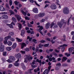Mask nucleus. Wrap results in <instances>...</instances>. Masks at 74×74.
I'll use <instances>...</instances> for the list:
<instances>
[{"label":"nucleus","instance_id":"obj_16","mask_svg":"<svg viewBox=\"0 0 74 74\" xmlns=\"http://www.w3.org/2000/svg\"><path fill=\"white\" fill-rule=\"evenodd\" d=\"M19 60L18 59L17 61L15 62V63L14 64V66H15L17 67L19 66V63L18 62H19Z\"/></svg>","mask_w":74,"mask_h":74},{"label":"nucleus","instance_id":"obj_23","mask_svg":"<svg viewBox=\"0 0 74 74\" xmlns=\"http://www.w3.org/2000/svg\"><path fill=\"white\" fill-rule=\"evenodd\" d=\"M6 49L8 51H10L12 49V48L11 47H6Z\"/></svg>","mask_w":74,"mask_h":74},{"label":"nucleus","instance_id":"obj_27","mask_svg":"<svg viewBox=\"0 0 74 74\" xmlns=\"http://www.w3.org/2000/svg\"><path fill=\"white\" fill-rule=\"evenodd\" d=\"M11 37L10 36H6V37H5V40H8L9 38H10Z\"/></svg>","mask_w":74,"mask_h":74},{"label":"nucleus","instance_id":"obj_14","mask_svg":"<svg viewBox=\"0 0 74 74\" xmlns=\"http://www.w3.org/2000/svg\"><path fill=\"white\" fill-rule=\"evenodd\" d=\"M38 15L39 17L40 18H41L42 17H43L45 15V13H40V14H38Z\"/></svg>","mask_w":74,"mask_h":74},{"label":"nucleus","instance_id":"obj_9","mask_svg":"<svg viewBox=\"0 0 74 74\" xmlns=\"http://www.w3.org/2000/svg\"><path fill=\"white\" fill-rule=\"evenodd\" d=\"M50 8L52 10H55L56 9V5L55 4H52L51 5Z\"/></svg>","mask_w":74,"mask_h":74},{"label":"nucleus","instance_id":"obj_33","mask_svg":"<svg viewBox=\"0 0 74 74\" xmlns=\"http://www.w3.org/2000/svg\"><path fill=\"white\" fill-rule=\"evenodd\" d=\"M69 52H73V49L71 48H69Z\"/></svg>","mask_w":74,"mask_h":74},{"label":"nucleus","instance_id":"obj_47","mask_svg":"<svg viewBox=\"0 0 74 74\" xmlns=\"http://www.w3.org/2000/svg\"><path fill=\"white\" fill-rule=\"evenodd\" d=\"M45 19H42L40 21V22H41V23H42V22H45Z\"/></svg>","mask_w":74,"mask_h":74},{"label":"nucleus","instance_id":"obj_26","mask_svg":"<svg viewBox=\"0 0 74 74\" xmlns=\"http://www.w3.org/2000/svg\"><path fill=\"white\" fill-rule=\"evenodd\" d=\"M67 59V58L65 57H63V59H62V62H65L66 60Z\"/></svg>","mask_w":74,"mask_h":74},{"label":"nucleus","instance_id":"obj_61","mask_svg":"<svg viewBox=\"0 0 74 74\" xmlns=\"http://www.w3.org/2000/svg\"><path fill=\"white\" fill-rule=\"evenodd\" d=\"M51 42H52V44H54V43H55V42L54 41H53V39L52 40H51Z\"/></svg>","mask_w":74,"mask_h":74},{"label":"nucleus","instance_id":"obj_38","mask_svg":"<svg viewBox=\"0 0 74 74\" xmlns=\"http://www.w3.org/2000/svg\"><path fill=\"white\" fill-rule=\"evenodd\" d=\"M1 14H7L8 13L7 12H3L0 13Z\"/></svg>","mask_w":74,"mask_h":74},{"label":"nucleus","instance_id":"obj_28","mask_svg":"<svg viewBox=\"0 0 74 74\" xmlns=\"http://www.w3.org/2000/svg\"><path fill=\"white\" fill-rule=\"evenodd\" d=\"M17 41H18L19 42H22V39H20L18 38H16Z\"/></svg>","mask_w":74,"mask_h":74},{"label":"nucleus","instance_id":"obj_63","mask_svg":"<svg viewBox=\"0 0 74 74\" xmlns=\"http://www.w3.org/2000/svg\"><path fill=\"white\" fill-rule=\"evenodd\" d=\"M28 27H32V25L30 24H28Z\"/></svg>","mask_w":74,"mask_h":74},{"label":"nucleus","instance_id":"obj_5","mask_svg":"<svg viewBox=\"0 0 74 74\" xmlns=\"http://www.w3.org/2000/svg\"><path fill=\"white\" fill-rule=\"evenodd\" d=\"M51 66H50L48 67V69H46L44 72H43L42 74H48V73L49 71H50V70L51 69Z\"/></svg>","mask_w":74,"mask_h":74},{"label":"nucleus","instance_id":"obj_3","mask_svg":"<svg viewBox=\"0 0 74 74\" xmlns=\"http://www.w3.org/2000/svg\"><path fill=\"white\" fill-rule=\"evenodd\" d=\"M9 59L7 60V62H9V63H12L15 59V57L12 56H10L9 57Z\"/></svg>","mask_w":74,"mask_h":74},{"label":"nucleus","instance_id":"obj_35","mask_svg":"<svg viewBox=\"0 0 74 74\" xmlns=\"http://www.w3.org/2000/svg\"><path fill=\"white\" fill-rule=\"evenodd\" d=\"M9 12L12 14H14V12H13V11L12 10H9Z\"/></svg>","mask_w":74,"mask_h":74},{"label":"nucleus","instance_id":"obj_24","mask_svg":"<svg viewBox=\"0 0 74 74\" xmlns=\"http://www.w3.org/2000/svg\"><path fill=\"white\" fill-rule=\"evenodd\" d=\"M16 47V43H14L13 44L12 46V48L13 49H15Z\"/></svg>","mask_w":74,"mask_h":74},{"label":"nucleus","instance_id":"obj_10","mask_svg":"<svg viewBox=\"0 0 74 74\" xmlns=\"http://www.w3.org/2000/svg\"><path fill=\"white\" fill-rule=\"evenodd\" d=\"M1 18L2 19H7L8 18V16L6 15H3L1 16Z\"/></svg>","mask_w":74,"mask_h":74},{"label":"nucleus","instance_id":"obj_64","mask_svg":"<svg viewBox=\"0 0 74 74\" xmlns=\"http://www.w3.org/2000/svg\"><path fill=\"white\" fill-rule=\"evenodd\" d=\"M39 51L40 52H42L43 51V50L42 49H39Z\"/></svg>","mask_w":74,"mask_h":74},{"label":"nucleus","instance_id":"obj_29","mask_svg":"<svg viewBox=\"0 0 74 74\" xmlns=\"http://www.w3.org/2000/svg\"><path fill=\"white\" fill-rule=\"evenodd\" d=\"M40 71V68H38L37 69H35L34 70V71L35 73H37V71Z\"/></svg>","mask_w":74,"mask_h":74},{"label":"nucleus","instance_id":"obj_19","mask_svg":"<svg viewBox=\"0 0 74 74\" xmlns=\"http://www.w3.org/2000/svg\"><path fill=\"white\" fill-rule=\"evenodd\" d=\"M0 10L1 11H5V8L2 5H0Z\"/></svg>","mask_w":74,"mask_h":74},{"label":"nucleus","instance_id":"obj_45","mask_svg":"<svg viewBox=\"0 0 74 74\" xmlns=\"http://www.w3.org/2000/svg\"><path fill=\"white\" fill-rule=\"evenodd\" d=\"M6 7L8 8V9H10V7H9V6H8V4L6 3Z\"/></svg>","mask_w":74,"mask_h":74},{"label":"nucleus","instance_id":"obj_17","mask_svg":"<svg viewBox=\"0 0 74 74\" xmlns=\"http://www.w3.org/2000/svg\"><path fill=\"white\" fill-rule=\"evenodd\" d=\"M19 44L20 45H21L22 49H23V48L26 45L25 43H20Z\"/></svg>","mask_w":74,"mask_h":74},{"label":"nucleus","instance_id":"obj_1","mask_svg":"<svg viewBox=\"0 0 74 74\" xmlns=\"http://www.w3.org/2000/svg\"><path fill=\"white\" fill-rule=\"evenodd\" d=\"M29 56L27 55L25 56L26 58H25L24 62L25 63H27V62L28 60L29 61V62H30L31 60L33 59V57L32 56H31V55H29Z\"/></svg>","mask_w":74,"mask_h":74},{"label":"nucleus","instance_id":"obj_42","mask_svg":"<svg viewBox=\"0 0 74 74\" xmlns=\"http://www.w3.org/2000/svg\"><path fill=\"white\" fill-rule=\"evenodd\" d=\"M39 47L40 48H42V47H43V45H41V44H40L39 45Z\"/></svg>","mask_w":74,"mask_h":74},{"label":"nucleus","instance_id":"obj_8","mask_svg":"<svg viewBox=\"0 0 74 74\" xmlns=\"http://www.w3.org/2000/svg\"><path fill=\"white\" fill-rule=\"evenodd\" d=\"M38 27L39 28V29L38 30L39 32L40 33V34L42 35V36H43V33H42V32L41 30H42V29H43V27L42 26H40V25H39L38 26Z\"/></svg>","mask_w":74,"mask_h":74},{"label":"nucleus","instance_id":"obj_44","mask_svg":"<svg viewBox=\"0 0 74 74\" xmlns=\"http://www.w3.org/2000/svg\"><path fill=\"white\" fill-rule=\"evenodd\" d=\"M15 5H18V4H19V2H18L17 1H15L14 2Z\"/></svg>","mask_w":74,"mask_h":74},{"label":"nucleus","instance_id":"obj_39","mask_svg":"<svg viewBox=\"0 0 74 74\" xmlns=\"http://www.w3.org/2000/svg\"><path fill=\"white\" fill-rule=\"evenodd\" d=\"M3 56H6L7 55V52L6 51L3 52Z\"/></svg>","mask_w":74,"mask_h":74},{"label":"nucleus","instance_id":"obj_6","mask_svg":"<svg viewBox=\"0 0 74 74\" xmlns=\"http://www.w3.org/2000/svg\"><path fill=\"white\" fill-rule=\"evenodd\" d=\"M0 51L1 52H3L4 49V45H3V43H0Z\"/></svg>","mask_w":74,"mask_h":74},{"label":"nucleus","instance_id":"obj_54","mask_svg":"<svg viewBox=\"0 0 74 74\" xmlns=\"http://www.w3.org/2000/svg\"><path fill=\"white\" fill-rule=\"evenodd\" d=\"M3 42L5 44H6L7 43V40H4Z\"/></svg>","mask_w":74,"mask_h":74},{"label":"nucleus","instance_id":"obj_21","mask_svg":"<svg viewBox=\"0 0 74 74\" xmlns=\"http://www.w3.org/2000/svg\"><path fill=\"white\" fill-rule=\"evenodd\" d=\"M21 12L24 16H26V15H27V11H26V12H25L24 11H23V10H21Z\"/></svg>","mask_w":74,"mask_h":74},{"label":"nucleus","instance_id":"obj_58","mask_svg":"<svg viewBox=\"0 0 74 74\" xmlns=\"http://www.w3.org/2000/svg\"><path fill=\"white\" fill-rule=\"evenodd\" d=\"M71 43H72V45L73 46L74 45V41L72 40L71 42Z\"/></svg>","mask_w":74,"mask_h":74},{"label":"nucleus","instance_id":"obj_60","mask_svg":"<svg viewBox=\"0 0 74 74\" xmlns=\"http://www.w3.org/2000/svg\"><path fill=\"white\" fill-rule=\"evenodd\" d=\"M35 62H36V60H34L33 62H32V64H35Z\"/></svg>","mask_w":74,"mask_h":74},{"label":"nucleus","instance_id":"obj_46","mask_svg":"<svg viewBox=\"0 0 74 74\" xmlns=\"http://www.w3.org/2000/svg\"><path fill=\"white\" fill-rule=\"evenodd\" d=\"M25 51H26L27 52H29V49L27 48H26V49H25Z\"/></svg>","mask_w":74,"mask_h":74},{"label":"nucleus","instance_id":"obj_51","mask_svg":"<svg viewBox=\"0 0 74 74\" xmlns=\"http://www.w3.org/2000/svg\"><path fill=\"white\" fill-rule=\"evenodd\" d=\"M25 18L26 20H29L30 19L29 17H25Z\"/></svg>","mask_w":74,"mask_h":74},{"label":"nucleus","instance_id":"obj_50","mask_svg":"<svg viewBox=\"0 0 74 74\" xmlns=\"http://www.w3.org/2000/svg\"><path fill=\"white\" fill-rule=\"evenodd\" d=\"M37 67L36 65H32V68H33V69H34V68H36Z\"/></svg>","mask_w":74,"mask_h":74},{"label":"nucleus","instance_id":"obj_25","mask_svg":"<svg viewBox=\"0 0 74 74\" xmlns=\"http://www.w3.org/2000/svg\"><path fill=\"white\" fill-rule=\"evenodd\" d=\"M18 25L19 27V30H21V28H22V24L21 23H18Z\"/></svg>","mask_w":74,"mask_h":74},{"label":"nucleus","instance_id":"obj_12","mask_svg":"<svg viewBox=\"0 0 74 74\" xmlns=\"http://www.w3.org/2000/svg\"><path fill=\"white\" fill-rule=\"evenodd\" d=\"M51 25V24H50V23L48 22L45 25V28L46 29H49V26H50V25Z\"/></svg>","mask_w":74,"mask_h":74},{"label":"nucleus","instance_id":"obj_62","mask_svg":"<svg viewBox=\"0 0 74 74\" xmlns=\"http://www.w3.org/2000/svg\"><path fill=\"white\" fill-rule=\"evenodd\" d=\"M46 52H47V53H48L49 52V50H48V49L46 51Z\"/></svg>","mask_w":74,"mask_h":74},{"label":"nucleus","instance_id":"obj_55","mask_svg":"<svg viewBox=\"0 0 74 74\" xmlns=\"http://www.w3.org/2000/svg\"><path fill=\"white\" fill-rule=\"evenodd\" d=\"M12 64H9V65L8 67L9 68H11L12 67Z\"/></svg>","mask_w":74,"mask_h":74},{"label":"nucleus","instance_id":"obj_56","mask_svg":"<svg viewBox=\"0 0 74 74\" xmlns=\"http://www.w3.org/2000/svg\"><path fill=\"white\" fill-rule=\"evenodd\" d=\"M58 56L59 57H63V54H59Z\"/></svg>","mask_w":74,"mask_h":74},{"label":"nucleus","instance_id":"obj_15","mask_svg":"<svg viewBox=\"0 0 74 74\" xmlns=\"http://www.w3.org/2000/svg\"><path fill=\"white\" fill-rule=\"evenodd\" d=\"M33 11L36 14H38V9L37 8H34Z\"/></svg>","mask_w":74,"mask_h":74},{"label":"nucleus","instance_id":"obj_34","mask_svg":"<svg viewBox=\"0 0 74 74\" xmlns=\"http://www.w3.org/2000/svg\"><path fill=\"white\" fill-rule=\"evenodd\" d=\"M10 41H15V39L12 38H10Z\"/></svg>","mask_w":74,"mask_h":74},{"label":"nucleus","instance_id":"obj_36","mask_svg":"<svg viewBox=\"0 0 74 74\" xmlns=\"http://www.w3.org/2000/svg\"><path fill=\"white\" fill-rule=\"evenodd\" d=\"M29 39V41H31L32 40V38H30V37L28 36L27 37V40H28Z\"/></svg>","mask_w":74,"mask_h":74},{"label":"nucleus","instance_id":"obj_41","mask_svg":"<svg viewBox=\"0 0 74 74\" xmlns=\"http://www.w3.org/2000/svg\"><path fill=\"white\" fill-rule=\"evenodd\" d=\"M9 4L10 5H12V1L10 0L9 1Z\"/></svg>","mask_w":74,"mask_h":74},{"label":"nucleus","instance_id":"obj_49","mask_svg":"<svg viewBox=\"0 0 74 74\" xmlns=\"http://www.w3.org/2000/svg\"><path fill=\"white\" fill-rule=\"evenodd\" d=\"M44 47H48L49 46V44H46L44 45Z\"/></svg>","mask_w":74,"mask_h":74},{"label":"nucleus","instance_id":"obj_18","mask_svg":"<svg viewBox=\"0 0 74 74\" xmlns=\"http://www.w3.org/2000/svg\"><path fill=\"white\" fill-rule=\"evenodd\" d=\"M21 66H22V69H23L24 70H25L26 69V67L25 66L24 64L23 63H22L21 64Z\"/></svg>","mask_w":74,"mask_h":74},{"label":"nucleus","instance_id":"obj_13","mask_svg":"<svg viewBox=\"0 0 74 74\" xmlns=\"http://www.w3.org/2000/svg\"><path fill=\"white\" fill-rule=\"evenodd\" d=\"M13 25H15V23L13 22H12L10 24H7V25L9 26L10 27V28H13V25Z\"/></svg>","mask_w":74,"mask_h":74},{"label":"nucleus","instance_id":"obj_53","mask_svg":"<svg viewBox=\"0 0 74 74\" xmlns=\"http://www.w3.org/2000/svg\"><path fill=\"white\" fill-rule=\"evenodd\" d=\"M40 42L42 43H44V42H46V41L44 40H42L40 41Z\"/></svg>","mask_w":74,"mask_h":74},{"label":"nucleus","instance_id":"obj_40","mask_svg":"<svg viewBox=\"0 0 74 74\" xmlns=\"http://www.w3.org/2000/svg\"><path fill=\"white\" fill-rule=\"evenodd\" d=\"M9 34L11 36H14V33L13 32H10Z\"/></svg>","mask_w":74,"mask_h":74},{"label":"nucleus","instance_id":"obj_37","mask_svg":"<svg viewBox=\"0 0 74 74\" xmlns=\"http://www.w3.org/2000/svg\"><path fill=\"white\" fill-rule=\"evenodd\" d=\"M27 71L28 73H29V74H32V72L31 70L29 69Z\"/></svg>","mask_w":74,"mask_h":74},{"label":"nucleus","instance_id":"obj_32","mask_svg":"<svg viewBox=\"0 0 74 74\" xmlns=\"http://www.w3.org/2000/svg\"><path fill=\"white\" fill-rule=\"evenodd\" d=\"M56 66L58 67H60L61 66V64L60 62L56 64Z\"/></svg>","mask_w":74,"mask_h":74},{"label":"nucleus","instance_id":"obj_48","mask_svg":"<svg viewBox=\"0 0 74 74\" xmlns=\"http://www.w3.org/2000/svg\"><path fill=\"white\" fill-rule=\"evenodd\" d=\"M55 25V24L54 23H51V26H50L51 28H52V27H53V25Z\"/></svg>","mask_w":74,"mask_h":74},{"label":"nucleus","instance_id":"obj_52","mask_svg":"<svg viewBox=\"0 0 74 74\" xmlns=\"http://www.w3.org/2000/svg\"><path fill=\"white\" fill-rule=\"evenodd\" d=\"M21 52L22 54H25V51H21Z\"/></svg>","mask_w":74,"mask_h":74},{"label":"nucleus","instance_id":"obj_4","mask_svg":"<svg viewBox=\"0 0 74 74\" xmlns=\"http://www.w3.org/2000/svg\"><path fill=\"white\" fill-rule=\"evenodd\" d=\"M63 11L64 14H68L69 13V10L67 7L64 8Z\"/></svg>","mask_w":74,"mask_h":74},{"label":"nucleus","instance_id":"obj_7","mask_svg":"<svg viewBox=\"0 0 74 74\" xmlns=\"http://www.w3.org/2000/svg\"><path fill=\"white\" fill-rule=\"evenodd\" d=\"M67 46V45H66L65 44H64L63 45L59 46L60 47H62V52H63L64 51V49H65V47H66Z\"/></svg>","mask_w":74,"mask_h":74},{"label":"nucleus","instance_id":"obj_22","mask_svg":"<svg viewBox=\"0 0 74 74\" xmlns=\"http://www.w3.org/2000/svg\"><path fill=\"white\" fill-rule=\"evenodd\" d=\"M7 44L9 46H11L12 44V42L11 41H9L7 42Z\"/></svg>","mask_w":74,"mask_h":74},{"label":"nucleus","instance_id":"obj_59","mask_svg":"<svg viewBox=\"0 0 74 74\" xmlns=\"http://www.w3.org/2000/svg\"><path fill=\"white\" fill-rule=\"evenodd\" d=\"M35 3L36 5H37L38 7H40V5H38V3H37L36 2H35Z\"/></svg>","mask_w":74,"mask_h":74},{"label":"nucleus","instance_id":"obj_2","mask_svg":"<svg viewBox=\"0 0 74 74\" xmlns=\"http://www.w3.org/2000/svg\"><path fill=\"white\" fill-rule=\"evenodd\" d=\"M63 24H66L65 21L63 19H62L60 22L58 23V25L60 27H62Z\"/></svg>","mask_w":74,"mask_h":74},{"label":"nucleus","instance_id":"obj_31","mask_svg":"<svg viewBox=\"0 0 74 74\" xmlns=\"http://www.w3.org/2000/svg\"><path fill=\"white\" fill-rule=\"evenodd\" d=\"M12 21L14 22H16V19L15 18L13 17H12Z\"/></svg>","mask_w":74,"mask_h":74},{"label":"nucleus","instance_id":"obj_30","mask_svg":"<svg viewBox=\"0 0 74 74\" xmlns=\"http://www.w3.org/2000/svg\"><path fill=\"white\" fill-rule=\"evenodd\" d=\"M25 30L23 29L22 30L21 32V35L22 36H23V35H24V34H25Z\"/></svg>","mask_w":74,"mask_h":74},{"label":"nucleus","instance_id":"obj_57","mask_svg":"<svg viewBox=\"0 0 74 74\" xmlns=\"http://www.w3.org/2000/svg\"><path fill=\"white\" fill-rule=\"evenodd\" d=\"M21 22H23V25H25V21L23 20H21Z\"/></svg>","mask_w":74,"mask_h":74},{"label":"nucleus","instance_id":"obj_11","mask_svg":"<svg viewBox=\"0 0 74 74\" xmlns=\"http://www.w3.org/2000/svg\"><path fill=\"white\" fill-rule=\"evenodd\" d=\"M15 56L17 58H18V59H21L22 56H21V54L19 53L18 54H16L15 55Z\"/></svg>","mask_w":74,"mask_h":74},{"label":"nucleus","instance_id":"obj_20","mask_svg":"<svg viewBox=\"0 0 74 74\" xmlns=\"http://www.w3.org/2000/svg\"><path fill=\"white\" fill-rule=\"evenodd\" d=\"M16 18L18 21H20L21 19V16H20L19 15H16Z\"/></svg>","mask_w":74,"mask_h":74},{"label":"nucleus","instance_id":"obj_43","mask_svg":"<svg viewBox=\"0 0 74 74\" xmlns=\"http://www.w3.org/2000/svg\"><path fill=\"white\" fill-rule=\"evenodd\" d=\"M32 41L33 42H35V44H37V42H36V41H37V40H36V39H34L32 40Z\"/></svg>","mask_w":74,"mask_h":74}]
</instances>
